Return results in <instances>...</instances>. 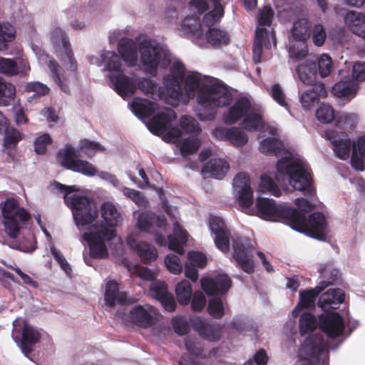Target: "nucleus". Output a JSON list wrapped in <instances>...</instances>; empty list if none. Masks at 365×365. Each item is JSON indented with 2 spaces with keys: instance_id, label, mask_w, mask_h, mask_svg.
<instances>
[{
  "instance_id": "nucleus-34",
  "label": "nucleus",
  "mask_w": 365,
  "mask_h": 365,
  "mask_svg": "<svg viewBox=\"0 0 365 365\" xmlns=\"http://www.w3.org/2000/svg\"><path fill=\"white\" fill-rule=\"evenodd\" d=\"M324 93V87L322 84L304 91L299 97L302 106L304 110H310L318 103L319 96Z\"/></svg>"
},
{
  "instance_id": "nucleus-62",
  "label": "nucleus",
  "mask_w": 365,
  "mask_h": 365,
  "mask_svg": "<svg viewBox=\"0 0 365 365\" xmlns=\"http://www.w3.org/2000/svg\"><path fill=\"white\" fill-rule=\"evenodd\" d=\"M150 292L153 297L158 300L168 294L166 284L160 281H155L151 284Z\"/></svg>"
},
{
  "instance_id": "nucleus-10",
  "label": "nucleus",
  "mask_w": 365,
  "mask_h": 365,
  "mask_svg": "<svg viewBox=\"0 0 365 365\" xmlns=\"http://www.w3.org/2000/svg\"><path fill=\"white\" fill-rule=\"evenodd\" d=\"M336 128L325 132L326 138L332 145V149L337 158L346 160L349 158L351 141L346 131L352 130L357 120L354 113H340L336 118Z\"/></svg>"
},
{
  "instance_id": "nucleus-26",
  "label": "nucleus",
  "mask_w": 365,
  "mask_h": 365,
  "mask_svg": "<svg viewBox=\"0 0 365 365\" xmlns=\"http://www.w3.org/2000/svg\"><path fill=\"white\" fill-rule=\"evenodd\" d=\"M188 262L185 265V274L193 282L198 278L197 267L202 268L207 264L206 256L199 252H190L187 254Z\"/></svg>"
},
{
  "instance_id": "nucleus-22",
  "label": "nucleus",
  "mask_w": 365,
  "mask_h": 365,
  "mask_svg": "<svg viewBox=\"0 0 365 365\" xmlns=\"http://www.w3.org/2000/svg\"><path fill=\"white\" fill-rule=\"evenodd\" d=\"M127 242L133 250H135L140 259L144 262L155 260L158 256L156 249L151 245L138 242L134 234H130L127 237Z\"/></svg>"
},
{
  "instance_id": "nucleus-56",
  "label": "nucleus",
  "mask_w": 365,
  "mask_h": 365,
  "mask_svg": "<svg viewBox=\"0 0 365 365\" xmlns=\"http://www.w3.org/2000/svg\"><path fill=\"white\" fill-rule=\"evenodd\" d=\"M319 73L322 78L330 74L332 68L331 58L327 54H322L318 61Z\"/></svg>"
},
{
  "instance_id": "nucleus-55",
  "label": "nucleus",
  "mask_w": 365,
  "mask_h": 365,
  "mask_svg": "<svg viewBox=\"0 0 365 365\" xmlns=\"http://www.w3.org/2000/svg\"><path fill=\"white\" fill-rule=\"evenodd\" d=\"M307 47L304 43L293 44L289 49V56L292 61H299L307 56Z\"/></svg>"
},
{
  "instance_id": "nucleus-8",
  "label": "nucleus",
  "mask_w": 365,
  "mask_h": 365,
  "mask_svg": "<svg viewBox=\"0 0 365 365\" xmlns=\"http://www.w3.org/2000/svg\"><path fill=\"white\" fill-rule=\"evenodd\" d=\"M242 118V128L248 131L261 130L264 126L261 109L245 97L237 99L222 114L223 122L228 125Z\"/></svg>"
},
{
  "instance_id": "nucleus-9",
  "label": "nucleus",
  "mask_w": 365,
  "mask_h": 365,
  "mask_svg": "<svg viewBox=\"0 0 365 365\" xmlns=\"http://www.w3.org/2000/svg\"><path fill=\"white\" fill-rule=\"evenodd\" d=\"M137 41L140 63L146 74L155 76L158 68H165L172 62L167 46L142 34L138 36Z\"/></svg>"
},
{
  "instance_id": "nucleus-53",
  "label": "nucleus",
  "mask_w": 365,
  "mask_h": 365,
  "mask_svg": "<svg viewBox=\"0 0 365 365\" xmlns=\"http://www.w3.org/2000/svg\"><path fill=\"white\" fill-rule=\"evenodd\" d=\"M21 139V134L15 128H7L5 130L4 146L6 149H12L16 147Z\"/></svg>"
},
{
  "instance_id": "nucleus-23",
  "label": "nucleus",
  "mask_w": 365,
  "mask_h": 365,
  "mask_svg": "<svg viewBox=\"0 0 365 365\" xmlns=\"http://www.w3.org/2000/svg\"><path fill=\"white\" fill-rule=\"evenodd\" d=\"M192 327L204 339L214 341L220 339L221 328L218 324H209L205 319L197 317L192 320Z\"/></svg>"
},
{
  "instance_id": "nucleus-21",
  "label": "nucleus",
  "mask_w": 365,
  "mask_h": 365,
  "mask_svg": "<svg viewBox=\"0 0 365 365\" xmlns=\"http://www.w3.org/2000/svg\"><path fill=\"white\" fill-rule=\"evenodd\" d=\"M202 289L208 294H224L231 287V280L228 275L218 274L215 278L205 277L200 280Z\"/></svg>"
},
{
  "instance_id": "nucleus-6",
  "label": "nucleus",
  "mask_w": 365,
  "mask_h": 365,
  "mask_svg": "<svg viewBox=\"0 0 365 365\" xmlns=\"http://www.w3.org/2000/svg\"><path fill=\"white\" fill-rule=\"evenodd\" d=\"M137 225L140 230L155 235L156 242L159 245L168 244L170 250L180 255L184 253L183 246L187 242L188 235L178 222H173V235L168 236V240L163 235L167 227L164 217L158 216L153 212H143L138 217Z\"/></svg>"
},
{
  "instance_id": "nucleus-18",
  "label": "nucleus",
  "mask_w": 365,
  "mask_h": 365,
  "mask_svg": "<svg viewBox=\"0 0 365 365\" xmlns=\"http://www.w3.org/2000/svg\"><path fill=\"white\" fill-rule=\"evenodd\" d=\"M319 327L331 339L343 336L344 332V321L337 312H331L319 316Z\"/></svg>"
},
{
  "instance_id": "nucleus-19",
  "label": "nucleus",
  "mask_w": 365,
  "mask_h": 365,
  "mask_svg": "<svg viewBox=\"0 0 365 365\" xmlns=\"http://www.w3.org/2000/svg\"><path fill=\"white\" fill-rule=\"evenodd\" d=\"M125 319L138 327L146 328L155 323L158 320V314L149 304L137 305L130 310Z\"/></svg>"
},
{
  "instance_id": "nucleus-61",
  "label": "nucleus",
  "mask_w": 365,
  "mask_h": 365,
  "mask_svg": "<svg viewBox=\"0 0 365 365\" xmlns=\"http://www.w3.org/2000/svg\"><path fill=\"white\" fill-rule=\"evenodd\" d=\"M352 78L356 82L365 81V62L356 61L352 66Z\"/></svg>"
},
{
  "instance_id": "nucleus-63",
  "label": "nucleus",
  "mask_w": 365,
  "mask_h": 365,
  "mask_svg": "<svg viewBox=\"0 0 365 365\" xmlns=\"http://www.w3.org/2000/svg\"><path fill=\"white\" fill-rule=\"evenodd\" d=\"M36 239L33 235L19 242L16 249L24 252H32L36 250Z\"/></svg>"
},
{
  "instance_id": "nucleus-54",
  "label": "nucleus",
  "mask_w": 365,
  "mask_h": 365,
  "mask_svg": "<svg viewBox=\"0 0 365 365\" xmlns=\"http://www.w3.org/2000/svg\"><path fill=\"white\" fill-rule=\"evenodd\" d=\"M270 95L272 98L282 107L288 110V104L287 102L286 96L283 91L282 88L278 83L272 86L270 89Z\"/></svg>"
},
{
  "instance_id": "nucleus-25",
  "label": "nucleus",
  "mask_w": 365,
  "mask_h": 365,
  "mask_svg": "<svg viewBox=\"0 0 365 365\" xmlns=\"http://www.w3.org/2000/svg\"><path fill=\"white\" fill-rule=\"evenodd\" d=\"M106 304L110 307H113L115 303L125 304L131 302V299L128 297L125 292H120L118 284L113 280L106 284L105 293Z\"/></svg>"
},
{
  "instance_id": "nucleus-50",
  "label": "nucleus",
  "mask_w": 365,
  "mask_h": 365,
  "mask_svg": "<svg viewBox=\"0 0 365 365\" xmlns=\"http://www.w3.org/2000/svg\"><path fill=\"white\" fill-rule=\"evenodd\" d=\"M124 196L133 201L138 206L146 207L148 202L140 192L126 187H120Z\"/></svg>"
},
{
  "instance_id": "nucleus-43",
  "label": "nucleus",
  "mask_w": 365,
  "mask_h": 365,
  "mask_svg": "<svg viewBox=\"0 0 365 365\" xmlns=\"http://www.w3.org/2000/svg\"><path fill=\"white\" fill-rule=\"evenodd\" d=\"M317 324L319 325V321L317 322L314 315L308 312L303 313L299 319L300 334L303 336L312 332L317 328Z\"/></svg>"
},
{
  "instance_id": "nucleus-24",
  "label": "nucleus",
  "mask_w": 365,
  "mask_h": 365,
  "mask_svg": "<svg viewBox=\"0 0 365 365\" xmlns=\"http://www.w3.org/2000/svg\"><path fill=\"white\" fill-rule=\"evenodd\" d=\"M359 84L350 78H344L336 82L332 88V93L347 101L354 98L358 91Z\"/></svg>"
},
{
  "instance_id": "nucleus-46",
  "label": "nucleus",
  "mask_w": 365,
  "mask_h": 365,
  "mask_svg": "<svg viewBox=\"0 0 365 365\" xmlns=\"http://www.w3.org/2000/svg\"><path fill=\"white\" fill-rule=\"evenodd\" d=\"M228 141L235 147H242L248 142V136L245 132L237 127L230 128Z\"/></svg>"
},
{
  "instance_id": "nucleus-45",
  "label": "nucleus",
  "mask_w": 365,
  "mask_h": 365,
  "mask_svg": "<svg viewBox=\"0 0 365 365\" xmlns=\"http://www.w3.org/2000/svg\"><path fill=\"white\" fill-rule=\"evenodd\" d=\"M207 310L212 317L220 319L225 313L226 305L221 298L213 297L209 301Z\"/></svg>"
},
{
  "instance_id": "nucleus-3",
  "label": "nucleus",
  "mask_w": 365,
  "mask_h": 365,
  "mask_svg": "<svg viewBox=\"0 0 365 365\" xmlns=\"http://www.w3.org/2000/svg\"><path fill=\"white\" fill-rule=\"evenodd\" d=\"M259 150L278 158L275 179L280 185L288 183L293 189L313 196L315 190L311 169L304 158L284 149L282 141L269 137L260 142Z\"/></svg>"
},
{
  "instance_id": "nucleus-42",
  "label": "nucleus",
  "mask_w": 365,
  "mask_h": 365,
  "mask_svg": "<svg viewBox=\"0 0 365 365\" xmlns=\"http://www.w3.org/2000/svg\"><path fill=\"white\" fill-rule=\"evenodd\" d=\"M200 145V140L196 137H189L178 143V148L183 157L192 155L197 152Z\"/></svg>"
},
{
  "instance_id": "nucleus-11",
  "label": "nucleus",
  "mask_w": 365,
  "mask_h": 365,
  "mask_svg": "<svg viewBox=\"0 0 365 365\" xmlns=\"http://www.w3.org/2000/svg\"><path fill=\"white\" fill-rule=\"evenodd\" d=\"M57 160L66 169L88 177L97 175L101 179L109 182L114 187H120V183L114 175L105 171H98L91 163L79 159L77 151L71 145H66L58 152Z\"/></svg>"
},
{
  "instance_id": "nucleus-15",
  "label": "nucleus",
  "mask_w": 365,
  "mask_h": 365,
  "mask_svg": "<svg viewBox=\"0 0 365 365\" xmlns=\"http://www.w3.org/2000/svg\"><path fill=\"white\" fill-rule=\"evenodd\" d=\"M329 346L321 334H314L307 337L301 345L298 356L302 360L309 361L302 365H329Z\"/></svg>"
},
{
  "instance_id": "nucleus-48",
  "label": "nucleus",
  "mask_w": 365,
  "mask_h": 365,
  "mask_svg": "<svg viewBox=\"0 0 365 365\" xmlns=\"http://www.w3.org/2000/svg\"><path fill=\"white\" fill-rule=\"evenodd\" d=\"M319 272L324 280L321 281L319 284L324 287V288L332 284L334 282L337 280L339 275V269L331 266L320 268Z\"/></svg>"
},
{
  "instance_id": "nucleus-28",
  "label": "nucleus",
  "mask_w": 365,
  "mask_h": 365,
  "mask_svg": "<svg viewBox=\"0 0 365 365\" xmlns=\"http://www.w3.org/2000/svg\"><path fill=\"white\" fill-rule=\"evenodd\" d=\"M138 37L135 41L128 38H122L118 43V51L120 59L124 61L134 63L138 59L137 41Z\"/></svg>"
},
{
  "instance_id": "nucleus-64",
  "label": "nucleus",
  "mask_w": 365,
  "mask_h": 365,
  "mask_svg": "<svg viewBox=\"0 0 365 365\" xmlns=\"http://www.w3.org/2000/svg\"><path fill=\"white\" fill-rule=\"evenodd\" d=\"M208 9V4L205 0H191L189 3V9L192 16H198L203 14Z\"/></svg>"
},
{
  "instance_id": "nucleus-33",
  "label": "nucleus",
  "mask_w": 365,
  "mask_h": 365,
  "mask_svg": "<svg viewBox=\"0 0 365 365\" xmlns=\"http://www.w3.org/2000/svg\"><path fill=\"white\" fill-rule=\"evenodd\" d=\"M299 79L307 85L312 84L316 80L317 68L315 61L307 59L299 63L297 68Z\"/></svg>"
},
{
  "instance_id": "nucleus-13",
  "label": "nucleus",
  "mask_w": 365,
  "mask_h": 365,
  "mask_svg": "<svg viewBox=\"0 0 365 365\" xmlns=\"http://www.w3.org/2000/svg\"><path fill=\"white\" fill-rule=\"evenodd\" d=\"M82 240L89 246L90 255L95 259H104L108 256L106 242L113 240H120L115 231L104 225H92L89 230L81 235Z\"/></svg>"
},
{
  "instance_id": "nucleus-36",
  "label": "nucleus",
  "mask_w": 365,
  "mask_h": 365,
  "mask_svg": "<svg viewBox=\"0 0 365 365\" xmlns=\"http://www.w3.org/2000/svg\"><path fill=\"white\" fill-rule=\"evenodd\" d=\"M101 213L106 223L109 227L118 226L123 220L120 212L116 206L110 202H103L101 205Z\"/></svg>"
},
{
  "instance_id": "nucleus-52",
  "label": "nucleus",
  "mask_w": 365,
  "mask_h": 365,
  "mask_svg": "<svg viewBox=\"0 0 365 365\" xmlns=\"http://www.w3.org/2000/svg\"><path fill=\"white\" fill-rule=\"evenodd\" d=\"M128 269L132 275H136L144 280L153 281L157 276L155 272L140 265L128 266Z\"/></svg>"
},
{
  "instance_id": "nucleus-32",
  "label": "nucleus",
  "mask_w": 365,
  "mask_h": 365,
  "mask_svg": "<svg viewBox=\"0 0 365 365\" xmlns=\"http://www.w3.org/2000/svg\"><path fill=\"white\" fill-rule=\"evenodd\" d=\"M204 39L205 43L202 44V46L209 43L213 47H220L227 45L230 38L229 34L225 31L212 28L204 31Z\"/></svg>"
},
{
  "instance_id": "nucleus-31",
  "label": "nucleus",
  "mask_w": 365,
  "mask_h": 365,
  "mask_svg": "<svg viewBox=\"0 0 365 365\" xmlns=\"http://www.w3.org/2000/svg\"><path fill=\"white\" fill-rule=\"evenodd\" d=\"M345 25L356 35L365 40V15L350 11L344 16Z\"/></svg>"
},
{
  "instance_id": "nucleus-38",
  "label": "nucleus",
  "mask_w": 365,
  "mask_h": 365,
  "mask_svg": "<svg viewBox=\"0 0 365 365\" xmlns=\"http://www.w3.org/2000/svg\"><path fill=\"white\" fill-rule=\"evenodd\" d=\"M16 36L14 26L7 22H0V51L7 49L9 44L12 42Z\"/></svg>"
},
{
  "instance_id": "nucleus-58",
  "label": "nucleus",
  "mask_w": 365,
  "mask_h": 365,
  "mask_svg": "<svg viewBox=\"0 0 365 365\" xmlns=\"http://www.w3.org/2000/svg\"><path fill=\"white\" fill-rule=\"evenodd\" d=\"M165 264L168 269L174 274L181 272L182 266L179 257L175 255H168L165 259Z\"/></svg>"
},
{
  "instance_id": "nucleus-57",
  "label": "nucleus",
  "mask_w": 365,
  "mask_h": 365,
  "mask_svg": "<svg viewBox=\"0 0 365 365\" xmlns=\"http://www.w3.org/2000/svg\"><path fill=\"white\" fill-rule=\"evenodd\" d=\"M0 73L14 76L18 73L17 65L11 59L0 57Z\"/></svg>"
},
{
  "instance_id": "nucleus-16",
  "label": "nucleus",
  "mask_w": 365,
  "mask_h": 365,
  "mask_svg": "<svg viewBox=\"0 0 365 365\" xmlns=\"http://www.w3.org/2000/svg\"><path fill=\"white\" fill-rule=\"evenodd\" d=\"M175 118L176 114L173 110L163 108L146 123V126L155 135H164L165 141L176 143L181 136V131L178 128H170V123Z\"/></svg>"
},
{
  "instance_id": "nucleus-4",
  "label": "nucleus",
  "mask_w": 365,
  "mask_h": 365,
  "mask_svg": "<svg viewBox=\"0 0 365 365\" xmlns=\"http://www.w3.org/2000/svg\"><path fill=\"white\" fill-rule=\"evenodd\" d=\"M50 41L55 54L67 68V71L63 69L55 59L45 53L41 48L36 47L33 48V50L39 62L48 66L51 77L56 84L63 92L69 93V83L71 80L75 78V71L77 68L69 38L61 27L55 26L50 31Z\"/></svg>"
},
{
  "instance_id": "nucleus-37",
  "label": "nucleus",
  "mask_w": 365,
  "mask_h": 365,
  "mask_svg": "<svg viewBox=\"0 0 365 365\" xmlns=\"http://www.w3.org/2000/svg\"><path fill=\"white\" fill-rule=\"evenodd\" d=\"M312 24L305 18L296 21L292 26V35L297 41H305L311 35Z\"/></svg>"
},
{
  "instance_id": "nucleus-51",
  "label": "nucleus",
  "mask_w": 365,
  "mask_h": 365,
  "mask_svg": "<svg viewBox=\"0 0 365 365\" xmlns=\"http://www.w3.org/2000/svg\"><path fill=\"white\" fill-rule=\"evenodd\" d=\"M317 119L323 123H329L335 119L334 108L329 104H322L316 111Z\"/></svg>"
},
{
  "instance_id": "nucleus-60",
  "label": "nucleus",
  "mask_w": 365,
  "mask_h": 365,
  "mask_svg": "<svg viewBox=\"0 0 365 365\" xmlns=\"http://www.w3.org/2000/svg\"><path fill=\"white\" fill-rule=\"evenodd\" d=\"M27 92H33L37 96H45L48 94L50 88L39 81L27 83L25 86Z\"/></svg>"
},
{
  "instance_id": "nucleus-29",
  "label": "nucleus",
  "mask_w": 365,
  "mask_h": 365,
  "mask_svg": "<svg viewBox=\"0 0 365 365\" xmlns=\"http://www.w3.org/2000/svg\"><path fill=\"white\" fill-rule=\"evenodd\" d=\"M229 163L222 158H212L202 168V173L205 176L222 179L229 171Z\"/></svg>"
},
{
  "instance_id": "nucleus-30",
  "label": "nucleus",
  "mask_w": 365,
  "mask_h": 365,
  "mask_svg": "<svg viewBox=\"0 0 365 365\" xmlns=\"http://www.w3.org/2000/svg\"><path fill=\"white\" fill-rule=\"evenodd\" d=\"M129 106L132 112L141 119L150 117L159 109L156 103L142 98H135Z\"/></svg>"
},
{
  "instance_id": "nucleus-2",
  "label": "nucleus",
  "mask_w": 365,
  "mask_h": 365,
  "mask_svg": "<svg viewBox=\"0 0 365 365\" xmlns=\"http://www.w3.org/2000/svg\"><path fill=\"white\" fill-rule=\"evenodd\" d=\"M232 186L239 205L245 213L257 215L269 221L287 220L293 230L308 233L320 240H325L327 224L323 214L314 212L307 220L305 215L298 210L285 207L277 205L272 199L259 196L257 200V210L251 208L254 198L253 190L250 179L245 173H240L234 178Z\"/></svg>"
},
{
  "instance_id": "nucleus-7",
  "label": "nucleus",
  "mask_w": 365,
  "mask_h": 365,
  "mask_svg": "<svg viewBox=\"0 0 365 365\" xmlns=\"http://www.w3.org/2000/svg\"><path fill=\"white\" fill-rule=\"evenodd\" d=\"M54 187L64 194L66 205L71 210L73 220L78 230L82 232L86 226L91 225L98 217V210L94 201L88 197L76 193V186H66L54 182Z\"/></svg>"
},
{
  "instance_id": "nucleus-59",
  "label": "nucleus",
  "mask_w": 365,
  "mask_h": 365,
  "mask_svg": "<svg viewBox=\"0 0 365 365\" xmlns=\"http://www.w3.org/2000/svg\"><path fill=\"white\" fill-rule=\"evenodd\" d=\"M327 38V33L324 27L320 24H316L312 30V41L317 46H321L324 44Z\"/></svg>"
},
{
  "instance_id": "nucleus-1",
  "label": "nucleus",
  "mask_w": 365,
  "mask_h": 365,
  "mask_svg": "<svg viewBox=\"0 0 365 365\" xmlns=\"http://www.w3.org/2000/svg\"><path fill=\"white\" fill-rule=\"evenodd\" d=\"M88 62L97 66H104L103 71L108 72L110 86L123 98L134 94L138 88L153 99L164 98L173 102L181 101L187 104L197 97L195 113L200 120H213L217 115V108L228 106L232 101V95L222 83L201 74L192 72L184 79V92L181 83L185 76L184 64L175 59L170 73L163 78L165 90L154 81L147 78L135 80L124 74V68L119 56L114 51H102L97 55L88 57Z\"/></svg>"
},
{
  "instance_id": "nucleus-5",
  "label": "nucleus",
  "mask_w": 365,
  "mask_h": 365,
  "mask_svg": "<svg viewBox=\"0 0 365 365\" xmlns=\"http://www.w3.org/2000/svg\"><path fill=\"white\" fill-rule=\"evenodd\" d=\"M209 227L215 235L216 247L223 252L229 251L230 245L233 249V257L241 268L247 273L254 271L252 251L245 245L246 240L237 235H232L227 229L223 220L217 216H210Z\"/></svg>"
},
{
  "instance_id": "nucleus-20",
  "label": "nucleus",
  "mask_w": 365,
  "mask_h": 365,
  "mask_svg": "<svg viewBox=\"0 0 365 365\" xmlns=\"http://www.w3.org/2000/svg\"><path fill=\"white\" fill-rule=\"evenodd\" d=\"M180 31L185 35L190 36L195 43L202 47L205 43L204 33L198 16L192 15L185 17L180 25Z\"/></svg>"
},
{
  "instance_id": "nucleus-12",
  "label": "nucleus",
  "mask_w": 365,
  "mask_h": 365,
  "mask_svg": "<svg viewBox=\"0 0 365 365\" xmlns=\"http://www.w3.org/2000/svg\"><path fill=\"white\" fill-rule=\"evenodd\" d=\"M274 12L270 6H265L259 11L257 15L258 26L255 30V38L253 44V60L255 63L261 61L263 48L271 49L276 48V38L271 24Z\"/></svg>"
},
{
  "instance_id": "nucleus-40",
  "label": "nucleus",
  "mask_w": 365,
  "mask_h": 365,
  "mask_svg": "<svg viewBox=\"0 0 365 365\" xmlns=\"http://www.w3.org/2000/svg\"><path fill=\"white\" fill-rule=\"evenodd\" d=\"M192 289L189 281L183 279L175 286L177 299L180 304L187 305L190 303Z\"/></svg>"
},
{
  "instance_id": "nucleus-17",
  "label": "nucleus",
  "mask_w": 365,
  "mask_h": 365,
  "mask_svg": "<svg viewBox=\"0 0 365 365\" xmlns=\"http://www.w3.org/2000/svg\"><path fill=\"white\" fill-rule=\"evenodd\" d=\"M11 336L25 355L31 351V346L38 342L41 338V334L36 328L21 319L14 321Z\"/></svg>"
},
{
  "instance_id": "nucleus-49",
  "label": "nucleus",
  "mask_w": 365,
  "mask_h": 365,
  "mask_svg": "<svg viewBox=\"0 0 365 365\" xmlns=\"http://www.w3.org/2000/svg\"><path fill=\"white\" fill-rule=\"evenodd\" d=\"M180 125L187 133L199 134L201 127L197 120L190 115H183L180 118Z\"/></svg>"
},
{
  "instance_id": "nucleus-35",
  "label": "nucleus",
  "mask_w": 365,
  "mask_h": 365,
  "mask_svg": "<svg viewBox=\"0 0 365 365\" xmlns=\"http://www.w3.org/2000/svg\"><path fill=\"white\" fill-rule=\"evenodd\" d=\"M324 287L319 284L313 289L304 291L299 293V302L297 305L292 310V315L294 317L298 316L299 312L303 308H307L312 307L314 303L316 297L324 289Z\"/></svg>"
},
{
  "instance_id": "nucleus-39",
  "label": "nucleus",
  "mask_w": 365,
  "mask_h": 365,
  "mask_svg": "<svg viewBox=\"0 0 365 365\" xmlns=\"http://www.w3.org/2000/svg\"><path fill=\"white\" fill-rule=\"evenodd\" d=\"M215 8L212 11L207 13L202 20L201 25L202 26L203 32L218 22L223 15L224 11L219 2L214 3Z\"/></svg>"
},
{
  "instance_id": "nucleus-14",
  "label": "nucleus",
  "mask_w": 365,
  "mask_h": 365,
  "mask_svg": "<svg viewBox=\"0 0 365 365\" xmlns=\"http://www.w3.org/2000/svg\"><path fill=\"white\" fill-rule=\"evenodd\" d=\"M2 224L6 234L11 239L18 237L21 223H26L31 218L30 215L23 207H20L14 198L6 199L1 204Z\"/></svg>"
},
{
  "instance_id": "nucleus-41",
  "label": "nucleus",
  "mask_w": 365,
  "mask_h": 365,
  "mask_svg": "<svg viewBox=\"0 0 365 365\" xmlns=\"http://www.w3.org/2000/svg\"><path fill=\"white\" fill-rule=\"evenodd\" d=\"M258 192L261 194L268 193L275 197L281 195V190L278 185L274 182L271 177L266 174L261 175Z\"/></svg>"
},
{
  "instance_id": "nucleus-47",
  "label": "nucleus",
  "mask_w": 365,
  "mask_h": 365,
  "mask_svg": "<svg viewBox=\"0 0 365 365\" xmlns=\"http://www.w3.org/2000/svg\"><path fill=\"white\" fill-rule=\"evenodd\" d=\"M79 150L88 158H92L96 153L102 152L105 148L97 142L85 139L80 141Z\"/></svg>"
},
{
  "instance_id": "nucleus-44",
  "label": "nucleus",
  "mask_w": 365,
  "mask_h": 365,
  "mask_svg": "<svg viewBox=\"0 0 365 365\" xmlns=\"http://www.w3.org/2000/svg\"><path fill=\"white\" fill-rule=\"evenodd\" d=\"M15 94L14 86L0 77V104L7 106L9 101L14 98Z\"/></svg>"
},
{
  "instance_id": "nucleus-27",
  "label": "nucleus",
  "mask_w": 365,
  "mask_h": 365,
  "mask_svg": "<svg viewBox=\"0 0 365 365\" xmlns=\"http://www.w3.org/2000/svg\"><path fill=\"white\" fill-rule=\"evenodd\" d=\"M344 292L340 289H329L318 300V305L323 310L336 309L344 301Z\"/></svg>"
}]
</instances>
